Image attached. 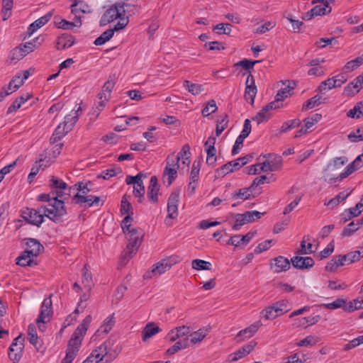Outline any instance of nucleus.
I'll list each match as a JSON object with an SVG mask.
<instances>
[{"label":"nucleus","mask_w":363,"mask_h":363,"mask_svg":"<svg viewBox=\"0 0 363 363\" xmlns=\"http://www.w3.org/2000/svg\"><path fill=\"white\" fill-rule=\"evenodd\" d=\"M133 220V218L131 217V216H126L121 224L123 232L128 241L125 255H123L121 262L128 261L133 255L135 254L144 237V232L142 229L132 226L131 222Z\"/></svg>","instance_id":"1"},{"label":"nucleus","mask_w":363,"mask_h":363,"mask_svg":"<svg viewBox=\"0 0 363 363\" xmlns=\"http://www.w3.org/2000/svg\"><path fill=\"white\" fill-rule=\"evenodd\" d=\"M48 194L50 196L52 203H49L47 206H42V208L44 211L45 217L57 223L67 214L64 201L66 199L63 198L66 193L60 189L55 190L52 189V191ZM67 195L69 196V193H67Z\"/></svg>","instance_id":"2"},{"label":"nucleus","mask_w":363,"mask_h":363,"mask_svg":"<svg viewBox=\"0 0 363 363\" xmlns=\"http://www.w3.org/2000/svg\"><path fill=\"white\" fill-rule=\"evenodd\" d=\"M115 340L110 337L105 341L102 345L92 351L91 354L83 362V363H95L96 360L99 363L106 361V362H111L114 357H112L111 352Z\"/></svg>","instance_id":"3"},{"label":"nucleus","mask_w":363,"mask_h":363,"mask_svg":"<svg viewBox=\"0 0 363 363\" xmlns=\"http://www.w3.org/2000/svg\"><path fill=\"white\" fill-rule=\"evenodd\" d=\"M125 7H134V6L124 2H116L111 6L101 16L99 21L100 26H104L121 16H125L126 15Z\"/></svg>","instance_id":"4"},{"label":"nucleus","mask_w":363,"mask_h":363,"mask_svg":"<svg viewBox=\"0 0 363 363\" xmlns=\"http://www.w3.org/2000/svg\"><path fill=\"white\" fill-rule=\"evenodd\" d=\"M177 262V257L174 256L162 259L152 265L151 270L147 271L143 277L145 279H151L152 277L161 275L170 269Z\"/></svg>","instance_id":"5"},{"label":"nucleus","mask_w":363,"mask_h":363,"mask_svg":"<svg viewBox=\"0 0 363 363\" xmlns=\"http://www.w3.org/2000/svg\"><path fill=\"white\" fill-rule=\"evenodd\" d=\"M91 319V316L89 315L82 320V323L73 333L71 339L68 342L67 348L79 351V347L82 344V337L86 333Z\"/></svg>","instance_id":"6"},{"label":"nucleus","mask_w":363,"mask_h":363,"mask_svg":"<svg viewBox=\"0 0 363 363\" xmlns=\"http://www.w3.org/2000/svg\"><path fill=\"white\" fill-rule=\"evenodd\" d=\"M22 218L28 223L40 227L44 221V211L42 206L38 209L26 208L21 211Z\"/></svg>","instance_id":"7"},{"label":"nucleus","mask_w":363,"mask_h":363,"mask_svg":"<svg viewBox=\"0 0 363 363\" xmlns=\"http://www.w3.org/2000/svg\"><path fill=\"white\" fill-rule=\"evenodd\" d=\"M265 212L261 213L257 211H246L244 213H238L235 215V223L232 226L233 230H238L241 226L254 222L256 219L261 218Z\"/></svg>","instance_id":"8"},{"label":"nucleus","mask_w":363,"mask_h":363,"mask_svg":"<svg viewBox=\"0 0 363 363\" xmlns=\"http://www.w3.org/2000/svg\"><path fill=\"white\" fill-rule=\"evenodd\" d=\"M264 157L266 160L263 162L261 167V170L263 172L278 171L282 166V157L276 154L264 155Z\"/></svg>","instance_id":"9"},{"label":"nucleus","mask_w":363,"mask_h":363,"mask_svg":"<svg viewBox=\"0 0 363 363\" xmlns=\"http://www.w3.org/2000/svg\"><path fill=\"white\" fill-rule=\"evenodd\" d=\"M334 0H321V4L315 6L309 11L306 12L304 18L311 20L315 16L330 13L332 8L329 5Z\"/></svg>","instance_id":"10"},{"label":"nucleus","mask_w":363,"mask_h":363,"mask_svg":"<svg viewBox=\"0 0 363 363\" xmlns=\"http://www.w3.org/2000/svg\"><path fill=\"white\" fill-rule=\"evenodd\" d=\"M52 294L49 296V297L45 298L41 305V311L39 316L36 320V323H45V318H50L52 315V300H51Z\"/></svg>","instance_id":"11"},{"label":"nucleus","mask_w":363,"mask_h":363,"mask_svg":"<svg viewBox=\"0 0 363 363\" xmlns=\"http://www.w3.org/2000/svg\"><path fill=\"white\" fill-rule=\"evenodd\" d=\"M257 345V342L255 341H251L248 344L244 345L235 352L230 354L228 357L230 362H236L238 359L245 357L247 354H249Z\"/></svg>","instance_id":"12"},{"label":"nucleus","mask_w":363,"mask_h":363,"mask_svg":"<svg viewBox=\"0 0 363 363\" xmlns=\"http://www.w3.org/2000/svg\"><path fill=\"white\" fill-rule=\"evenodd\" d=\"M363 87V77L359 75L344 88V94L353 96Z\"/></svg>","instance_id":"13"},{"label":"nucleus","mask_w":363,"mask_h":363,"mask_svg":"<svg viewBox=\"0 0 363 363\" xmlns=\"http://www.w3.org/2000/svg\"><path fill=\"white\" fill-rule=\"evenodd\" d=\"M116 77L114 74L110 75L108 80L104 83L102 90L98 94L99 99H104L108 101L111 98V94L116 84Z\"/></svg>","instance_id":"14"},{"label":"nucleus","mask_w":363,"mask_h":363,"mask_svg":"<svg viewBox=\"0 0 363 363\" xmlns=\"http://www.w3.org/2000/svg\"><path fill=\"white\" fill-rule=\"evenodd\" d=\"M259 193H255L252 188L250 186L248 187L241 188L231 194V198L234 200L240 199L245 201L250 199H254Z\"/></svg>","instance_id":"15"},{"label":"nucleus","mask_w":363,"mask_h":363,"mask_svg":"<svg viewBox=\"0 0 363 363\" xmlns=\"http://www.w3.org/2000/svg\"><path fill=\"white\" fill-rule=\"evenodd\" d=\"M26 249L25 253H28L30 255L37 257L44 250L43 246L40 242L34 238H26Z\"/></svg>","instance_id":"16"},{"label":"nucleus","mask_w":363,"mask_h":363,"mask_svg":"<svg viewBox=\"0 0 363 363\" xmlns=\"http://www.w3.org/2000/svg\"><path fill=\"white\" fill-rule=\"evenodd\" d=\"M160 191V185L158 184V179L156 176H152L150 180V184L147 187V198L149 200L157 203L158 202V192Z\"/></svg>","instance_id":"17"},{"label":"nucleus","mask_w":363,"mask_h":363,"mask_svg":"<svg viewBox=\"0 0 363 363\" xmlns=\"http://www.w3.org/2000/svg\"><path fill=\"white\" fill-rule=\"evenodd\" d=\"M291 263L296 269H304L311 268L315 262L311 257L295 256L291 259Z\"/></svg>","instance_id":"18"},{"label":"nucleus","mask_w":363,"mask_h":363,"mask_svg":"<svg viewBox=\"0 0 363 363\" xmlns=\"http://www.w3.org/2000/svg\"><path fill=\"white\" fill-rule=\"evenodd\" d=\"M53 11H49L45 16L38 18L32 23L28 28V33L30 36L35 31L46 24L51 18Z\"/></svg>","instance_id":"19"},{"label":"nucleus","mask_w":363,"mask_h":363,"mask_svg":"<svg viewBox=\"0 0 363 363\" xmlns=\"http://www.w3.org/2000/svg\"><path fill=\"white\" fill-rule=\"evenodd\" d=\"M260 321H257L244 330H240L236 335L238 341H242L245 338L251 337L262 325Z\"/></svg>","instance_id":"20"},{"label":"nucleus","mask_w":363,"mask_h":363,"mask_svg":"<svg viewBox=\"0 0 363 363\" xmlns=\"http://www.w3.org/2000/svg\"><path fill=\"white\" fill-rule=\"evenodd\" d=\"M362 155L357 156L353 162L346 167L345 171L340 174V181L346 178L354 171L362 167Z\"/></svg>","instance_id":"21"},{"label":"nucleus","mask_w":363,"mask_h":363,"mask_svg":"<svg viewBox=\"0 0 363 363\" xmlns=\"http://www.w3.org/2000/svg\"><path fill=\"white\" fill-rule=\"evenodd\" d=\"M273 261L274 263L272 264L274 265V272L276 273L287 271L291 267L290 261L283 256H279L274 258Z\"/></svg>","instance_id":"22"},{"label":"nucleus","mask_w":363,"mask_h":363,"mask_svg":"<svg viewBox=\"0 0 363 363\" xmlns=\"http://www.w3.org/2000/svg\"><path fill=\"white\" fill-rule=\"evenodd\" d=\"M75 43V38L72 35L67 33L58 37L56 48L57 50H63L72 47Z\"/></svg>","instance_id":"23"},{"label":"nucleus","mask_w":363,"mask_h":363,"mask_svg":"<svg viewBox=\"0 0 363 363\" xmlns=\"http://www.w3.org/2000/svg\"><path fill=\"white\" fill-rule=\"evenodd\" d=\"M161 331V328L155 326L152 322L148 323L143 328L142 332V340L144 342L147 341L153 335H156Z\"/></svg>","instance_id":"24"},{"label":"nucleus","mask_w":363,"mask_h":363,"mask_svg":"<svg viewBox=\"0 0 363 363\" xmlns=\"http://www.w3.org/2000/svg\"><path fill=\"white\" fill-rule=\"evenodd\" d=\"M272 306L275 308L278 317L284 315L291 309V304L286 299L278 301L272 303Z\"/></svg>","instance_id":"25"},{"label":"nucleus","mask_w":363,"mask_h":363,"mask_svg":"<svg viewBox=\"0 0 363 363\" xmlns=\"http://www.w3.org/2000/svg\"><path fill=\"white\" fill-rule=\"evenodd\" d=\"M296 86V83L294 82L288 81V85L281 89L278 91L275 98L277 101H284L286 98L290 96L291 95L292 91L294 89Z\"/></svg>","instance_id":"26"},{"label":"nucleus","mask_w":363,"mask_h":363,"mask_svg":"<svg viewBox=\"0 0 363 363\" xmlns=\"http://www.w3.org/2000/svg\"><path fill=\"white\" fill-rule=\"evenodd\" d=\"M34 256L30 255L28 253H25V251L17 257L16 264L21 267H33L37 265L36 261L33 257Z\"/></svg>","instance_id":"27"},{"label":"nucleus","mask_w":363,"mask_h":363,"mask_svg":"<svg viewBox=\"0 0 363 363\" xmlns=\"http://www.w3.org/2000/svg\"><path fill=\"white\" fill-rule=\"evenodd\" d=\"M189 345V339L188 337H184V339L176 342L174 345L167 349L166 354L168 355L174 354L181 350L186 349L188 347Z\"/></svg>","instance_id":"28"},{"label":"nucleus","mask_w":363,"mask_h":363,"mask_svg":"<svg viewBox=\"0 0 363 363\" xmlns=\"http://www.w3.org/2000/svg\"><path fill=\"white\" fill-rule=\"evenodd\" d=\"M31 96V94L27 93L16 98L13 102V104L8 108L7 114L16 111V110L20 108L21 105L24 104L26 101H27L29 99H30Z\"/></svg>","instance_id":"29"},{"label":"nucleus","mask_w":363,"mask_h":363,"mask_svg":"<svg viewBox=\"0 0 363 363\" xmlns=\"http://www.w3.org/2000/svg\"><path fill=\"white\" fill-rule=\"evenodd\" d=\"M325 99H323L321 96L317 94L307 100L302 106V111H307L325 102Z\"/></svg>","instance_id":"30"},{"label":"nucleus","mask_w":363,"mask_h":363,"mask_svg":"<svg viewBox=\"0 0 363 363\" xmlns=\"http://www.w3.org/2000/svg\"><path fill=\"white\" fill-rule=\"evenodd\" d=\"M82 284L85 289L90 291L94 286L92 275L91 272L89 269L88 264H84L83 267V278H82Z\"/></svg>","instance_id":"31"},{"label":"nucleus","mask_w":363,"mask_h":363,"mask_svg":"<svg viewBox=\"0 0 363 363\" xmlns=\"http://www.w3.org/2000/svg\"><path fill=\"white\" fill-rule=\"evenodd\" d=\"M70 130H67V128L62 123L57 125L55 128L52 135L51 136L50 141V143H55L57 141L60 140Z\"/></svg>","instance_id":"32"},{"label":"nucleus","mask_w":363,"mask_h":363,"mask_svg":"<svg viewBox=\"0 0 363 363\" xmlns=\"http://www.w3.org/2000/svg\"><path fill=\"white\" fill-rule=\"evenodd\" d=\"M343 257L347 264L359 261L363 258V247H361L360 250L343 255Z\"/></svg>","instance_id":"33"},{"label":"nucleus","mask_w":363,"mask_h":363,"mask_svg":"<svg viewBox=\"0 0 363 363\" xmlns=\"http://www.w3.org/2000/svg\"><path fill=\"white\" fill-rule=\"evenodd\" d=\"M129 196L126 194L123 195L121 199V214H127V216H131L133 217V209L131 203L129 201Z\"/></svg>","instance_id":"34"},{"label":"nucleus","mask_w":363,"mask_h":363,"mask_svg":"<svg viewBox=\"0 0 363 363\" xmlns=\"http://www.w3.org/2000/svg\"><path fill=\"white\" fill-rule=\"evenodd\" d=\"M49 185L52 189L59 190L64 191L67 189V184L62 179L52 176L49 180Z\"/></svg>","instance_id":"35"},{"label":"nucleus","mask_w":363,"mask_h":363,"mask_svg":"<svg viewBox=\"0 0 363 363\" xmlns=\"http://www.w3.org/2000/svg\"><path fill=\"white\" fill-rule=\"evenodd\" d=\"M183 86L193 95H197L203 91L202 85L199 84L191 83L189 80H185L183 83Z\"/></svg>","instance_id":"36"},{"label":"nucleus","mask_w":363,"mask_h":363,"mask_svg":"<svg viewBox=\"0 0 363 363\" xmlns=\"http://www.w3.org/2000/svg\"><path fill=\"white\" fill-rule=\"evenodd\" d=\"M23 84V80L21 79V76L16 75L13 77V79L10 81L9 85L6 88V90L9 91L10 94L18 90L22 85Z\"/></svg>","instance_id":"37"},{"label":"nucleus","mask_w":363,"mask_h":363,"mask_svg":"<svg viewBox=\"0 0 363 363\" xmlns=\"http://www.w3.org/2000/svg\"><path fill=\"white\" fill-rule=\"evenodd\" d=\"M257 92V86L255 84L246 85L245 90V99L246 101L250 100L252 105L254 104L255 98Z\"/></svg>","instance_id":"38"},{"label":"nucleus","mask_w":363,"mask_h":363,"mask_svg":"<svg viewBox=\"0 0 363 363\" xmlns=\"http://www.w3.org/2000/svg\"><path fill=\"white\" fill-rule=\"evenodd\" d=\"M23 347V343H21L20 346L15 348H9V359L13 362V363H18L21 357V352Z\"/></svg>","instance_id":"39"},{"label":"nucleus","mask_w":363,"mask_h":363,"mask_svg":"<svg viewBox=\"0 0 363 363\" xmlns=\"http://www.w3.org/2000/svg\"><path fill=\"white\" fill-rule=\"evenodd\" d=\"M350 193H351V191L340 192L335 198H333L330 200H329L327 203H325V205L331 206V208H333L334 206L338 205L341 201L346 199L347 198V196L350 194Z\"/></svg>","instance_id":"40"},{"label":"nucleus","mask_w":363,"mask_h":363,"mask_svg":"<svg viewBox=\"0 0 363 363\" xmlns=\"http://www.w3.org/2000/svg\"><path fill=\"white\" fill-rule=\"evenodd\" d=\"M321 317L319 315L315 316H308L304 317L301 318L296 319V321H298V325L304 327H308L309 325H313L318 323L320 320Z\"/></svg>","instance_id":"41"},{"label":"nucleus","mask_w":363,"mask_h":363,"mask_svg":"<svg viewBox=\"0 0 363 363\" xmlns=\"http://www.w3.org/2000/svg\"><path fill=\"white\" fill-rule=\"evenodd\" d=\"M252 158H253L252 155H247L244 157H239L235 160L228 162V166L233 165L236 169H240L242 167H243L247 163L250 162V160Z\"/></svg>","instance_id":"42"},{"label":"nucleus","mask_w":363,"mask_h":363,"mask_svg":"<svg viewBox=\"0 0 363 363\" xmlns=\"http://www.w3.org/2000/svg\"><path fill=\"white\" fill-rule=\"evenodd\" d=\"M260 62V60H250L247 59H243L235 63V66L241 67L247 70L248 73L250 74L252 73V71L254 70V65Z\"/></svg>","instance_id":"43"},{"label":"nucleus","mask_w":363,"mask_h":363,"mask_svg":"<svg viewBox=\"0 0 363 363\" xmlns=\"http://www.w3.org/2000/svg\"><path fill=\"white\" fill-rule=\"evenodd\" d=\"M113 35V30L108 29L103 32L94 42L95 45H101L108 41Z\"/></svg>","instance_id":"44"},{"label":"nucleus","mask_w":363,"mask_h":363,"mask_svg":"<svg viewBox=\"0 0 363 363\" xmlns=\"http://www.w3.org/2000/svg\"><path fill=\"white\" fill-rule=\"evenodd\" d=\"M362 308L363 299H354L352 301H350L348 304H345V306L343 307V310L345 312L351 313Z\"/></svg>","instance_id":"45"},{"label":"nucleus","mask_w":363,"mask_h":363,"mask_svg":"<svg viewBox=\"0 0 363 363\" xmlns=\"http://www.w3.org/2000/svg\"><path fill=\"white\" fill-rule=\"evenodd\" d=\"M333 88H337V85L335 84V80L332 77L322 82L318 87V91L321 94H324L326 90H330Z\"/></svg>","instance_id":"46"},{"label":"nucleus","mask_w":363,"mask_h":363,"mask_svg":"<svg viewBox=\"0 0 363 363\" xmlns=\"http://www.w3.org/2000/svg\"><path fill=\"white\" fill-rule=\"evenodd\" d=\"M257 234V230L250 231L245 235H235V237H238L237 241L238 243L237 247H242L243 245H247Z\"/></svg>","instance_id":"47"},{"label":"nucleus","mask_w":363,"mask_h":363,"mask_svg":"<svg viewBox=\"0 0 363 363\" xmlns=\"http://www.w3.org/2000/svg\"><path fill=\"white\" fill-rule=\"evenodd\" d=\"M332 164H328L326 168L324 170L323 179L329 184H333L336 182L337 180H340V175L336 177L335 174L330 172L331 171Z\"/></svg>","instance_id":"48"},{"label":"nucleus","mask_w":363,"mask_h":363,"mask_svg":"<svg viewBox=\"0 0 363 363\" xmlns=\"http://www.w3.org/2000/svg\"><path fill=\"white\" fill-rule=\"evenodd\" d=\"M191 266L196 270H210L211 264L202 259H196L192 261Z\"/></svg>","instance_id":"49"},{"label":"nucleus","mask_w":363,"mask_h":363,"mask_svg":"<svg viewBox=\"0 0 363 363\" xmlns=\"http://www.w3.org/2000/svg\"><path fill=\"white\" fill-rule=\"evenodd\" d=\"M362 64L363 54L361 56L356 57L354 60L347 62L344 66L343 69L348 71H352L354 69L361 66Z\"/></svg>","instance_id":"50"},{"label":"nucleus","mask_w":363,"mask_h":363,"mask_svg":"<svg viewBox=\"0 0 363 363\" xmlns=\"http://www.w3.org/2000/svg\"><path fill=\"white\" fill-rule=\"evenodd\" d=\"M179 167H171L169 164L168 167H165L164 170V176L168 177V184L167 186H170L173 181L176 179L177 176V169Z\"/></svg>","instance_id":"51"},{"label":"nucleus","mask_w":363,"mask_h":363,"mask_svg":"<svg viewBox=\"0 0 363 363\" xmlns=\"http://www.w3.org/2000/svg\"><path fill=\"white\" fill-rule=\"evenodd\" d=\"M145 186L143 183L135 184L133 186V194L138 198V201L142 203L145 195Z\"/></svg>","instance_id":"52"},{"label":"nucleus","mask_w":363,"mask_h":363,"mask_svg":"<svg viewBox=\"0 0 363 363\" xmlns=\"http://www.w3.org/2000/svg\"><path fill=\"white\" fill-rule=\"evenodd\" d=\"M115 321H114V313L109 315L106 318V320L104 322V324L101 326L100 329L98 330L99 332L101 330V332L104 333H108L114 325Z\"/></svg>","instance_id":"53"},{"label":"nucleus","mask_w":363,"mask_h":363,"mask_svg":"<svg viewBox=\"0 0 363 363\" xmlns=\"http://www.w3.org/2000/svg\"><path fill=\"white\" fill-rule=\"evenodd\" d=\"M300 124L301 121L299 119H293L286 121L282 124L280 128V133H286L296 127L299 126Z\"/></svg>","instance_id":"54"},{"label":"nucleus","mask_w":363,"mask_h":363,"mask_svg":"<svg viewBox=\"0 0 363 363\" xmlns=\"http://www.w3.org/2000/svg\"><path fill=\"white\" fill-rule=\"evenodd\" d=\"M28 338L30 344L36 347L38 342V335L34 324H30L28 328Z\"/></svg>","instance_id":"55"},{"label":"nucleus","mask_w":363,"mask_h":363,"mask_svg":"<svg viewBox=\"0 0 363 363\" xmlns=\"http://www.w3.org/2000/svg\"><path fill=\"white\" fill-rule=\"evenodd\" d=\"M25 56L26 55L22 50V46H18L11 51L9 57L11 61H18Z\"/></svg>","instance_id":"56"},{"label":"nucleus","mask_w":363,"mask_h":363,"mask_svg":"<svg viewBox=\"0 0 363 363\" xmlns=\"http://www.w3.org/2000/svg\"><path fill=\"white\" fill-rule=\"evenodd\" d=\"M201 162V160L194 161L192 164V168L190 174V180L192 182H197L199 179V174L200 172Z\"/></svg>","instance_id":"57"},{"label":"nucleus","mask_w":363,"mask_h":363,"mask_svg":"<svg viewBox=\"0 0 363 363\" xmlns=\"http://www.w3.org/2000/svg\"><path fill=\"white\" fill-rule=\"evenodd\" d=\"M218 108L216 106V103L215 100H210L206 106L202 109V115L203 116H208L210 114L215 113L217 111Z\"/></svg>","instance_id":"58"},{"label":"nucleus","mask_w":363,"mask_h":363,"mask_svg":"<svg viewBox=\"0 0 363 363\" xmlns=\"http://www.w3.org/2000/svg\"><path fill=\"white\" fill-rule=\"evenodd\" d=\"M261 313L266 320H274L278 317L272 304L265 308Z\"/></svg>","instance_id":"59"},{"label":"nucleus","mask_w":363,"mask_h":363,"mask_svg":"<svg viewBox=\"0 0 363 363\" xmlns=\"http://www.w3.org/2000/svg\"><path fill=\"white\" fill-rule=\"evenodd\" d=\"M228 124V116L225 115L223 118L217 121L216 128V135L219 136L221 133L227 128Z\"/></svg>","instance_id":"60"},{"label":"nucleus","mask_w":363,"mask_h":363,"mask_svg":"<svg viewBox=\"0 0 363 363\" xmlns=\"http://www.w3.org/2000/svg\"><path fill=\"white\" fill-rule=\"evenodd\" d=\"M122 169L121 167L118 168H112L109 169H106L103 171L101 174L97 176V178H103L104 179H108L113 176H116L118 173H121Z\"/></svg>","instance_id":"61"},{"label":"nucleus","mask_w":363,"mask_h":363,"mask_svg":"<svg viewBox=\"0 0 363 363\" xmlns=\"http://www.w3.org/2000/svg\"><path fill=\"white\" fill-rule=\"evenodd\" d=\"M347 162L348 159L346 157H335L328 164H332L331 171L333 172L336 169L345 165Z\"/></svg>","instance_id":"62"},{"label":"nucleus","mask_w":363,"mask_h":363,"mask_svg":"<svg viewBox=\"0 0 363 363\" xmlns=\"http://www.w3.org/2000/svg\"><path fill=\"white\" fill-rule=\"evenodd\" d=\"M357 230L358 227L355 226L354 221H352L343 229L341 236L342 238L350 237Z\"/></svg>","instance_id":"63"},{"label":"nucleus","mask_w":363,"mask_h":363,"mask_svg":"<svg viewBox=\"0 0 363 363\" xmlns=\"http://www.w3.org/2000/svg\"><path fill=\"white\" fill-rule=\"evenodd\" d=\"M362 199L361 201H362ZM347 212L350 214V217L354 218L359 216L363 211V203L362 201L357 203L354 207L346 209Z\"/></svg>","instance_id":"64"}]
</instances>
